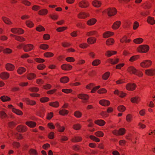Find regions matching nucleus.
Returning a JSON list of instances; mask_svg holds the SVG:
<instances>
[{
  "mask_svg": "<svg viewBox=\"0 0 155 155\" xmlns=\"http://www.w3.org/2000/svg\"><path fill=\"white\" fill-rule=\"evenodd\" d=\"M127 71L130 74H133L139 77H141L143 75L141 72L138 71L134 67L132 66H130L128 68Z\"/></svg>",
  "mask_w": 155,
  "mask_h": 155,
  "instance_id": "nucleus-1",
  "label": "nucleus"
},
{
  "mask_svg": "<svg viewBox=\"0 0 155 155\" xmlns=\"http://www.w3.org/2000/svg\"><path fill=\"white\" fill-rule=\"evenodd\" d=\"M125 132V130L123 128H121L119 129L118 130H114L113 132L112 133L116 135H123Z\"/></svg>",
  "mask_w": 155,
  "mask_h": 155,
  "instance_id": "nucleus-2",
  "label": "nucleus"
},
{
  "mask_svg": "<svg viewBox=\"0 0 155 155\" xmlns=\"http://www.w3.org/2000/svg\"><path fill=\"white\" fill-rule=\"evenodd\" d=\"M149 47L147 45H140L138 48V51L141 52L145 53L148 51Z\"/></svg>",
  "mask_w": 155,
  "mask_h": 155,
  "instance_id": "nucleus-3",
  "label": "nucleus"
},
{
  "mask_svg": "<svg viewBox=\"0 0 155 155\" xmlns=\"http://www.w3.org/2000/svg\"><path fill=\"white\" fill-rule=\"evenodd\" d=\"M11 31L13 33L20 35L24 32V31L22 29L18 28H13L11 29Z\"/></svg>",
  "mask_w": 155,
  "mask_h": 155,
  "instance_id": "nucleus-4",
  "label": "nucleus"
},
{
  "mask_svg": "<svg viewBox=\"0 0 155 155\" xmlns=\"http://www.w3.org/2000/svg\"><path fill=\"white\" fill-rule=\"evenodd\" d=\"M117 12L116 9L114 8H109L106 11V12L109 16L114 15Z\"/></svg>",
  "mask_w": 155,
  "mask_h": 155,
  "instance_id": "nucleus-5",
  "label": "nucleus"
},
{
  "mask_svg": "<svg viewBox=\"0 0 155 155\" xmlns=\"http://www.w3.org/2000/svg\"><path fill=\"white\" fill-rule=\"evenodd\" d=\"M152 62L150 60H146L143 61L140 63L141 66L144 68H147L149 67L151 64Z\"/></svg>",
  "mask_w": 155,
  "mask_h": 155,
  "instance_id": "nucleus-6",
  "label": "nucleus"
},
{
  "mask_svg": "<svg viewBox=\"0 0 155 155\" xmlns=\"http://www.w3.org/2000/svg\"><path fill=\"white\" fill-rule=\"evenodd\" d=\"M23 48L25 52H28L33 49V46L30 44L23 45Z\"/></svg>",
  "mask_w": 155,
  "mask_h": 155,
  "instance_id": "nucleus-7",
  "label": "nucleus"
},
{
  "mask_svg": "<svg viewBox=\"0 0 155 155\" xmlns=\"http://www.w3.org/2000/svg\"><path fill=\"white\" fill-rule=\"evenodd\" d=\"M79 6L82 8H86L89 5V3L86 1H82L79 3Z\"/></svg>",
  "mask_w": 155,
  "mask_h": 155,
  "instance_id": "nucleus-8",
  "label": "nucleus"
},
{
  "mask_svg": "<svg viewBox=\"0 0 155 155\" xmlns=\"http://www.w3.org/2000/svg\"><path fill=\"white\" fill-rule=\"evenodd\" d=\"M78 97L80 99L86 101L88 99L89 96L84 94H80L78 95Z\"/></svg>",
  "mask_w": 155,
  "mask_h": 155,
  "instance_id": "nucleus-9",
  "label": "nucleus"
},
{
  "mask_svg": "<svg viewBox=\"0 0 155 155\" xmlns=\"http://www.w3.org/2000/svg\"><path fill=\"white\" fill-rule=\"evenodd\" d=\"M146 74L148 75L153 76L155 74V69H151L147 70L145 71Z\"/></svg>",
  "mask_w": 155,
  "mask_h": 155,
  "instance_id": "nucleus-10",
  "label": "nucleus"
},
{
  "mask_svg": "<svg viewBox=\"0 0 155 155\" xmlns=\"http://www.w3.org/2000/svg\"><path fill=\"white\" fill-rule=\"evenodd\" d=\"M136 87V85L134 84L130 83L128 84L126 86V88L127 90H133Z\"/></svg>",
  "mask_w": 155,
  "mask_h": 155,
  "instance_id": "nucleus-11",
  "label": "nucleus"
},
{
  "mask_svg": "<svg viewBox=\"0 0 155 155\" xmlns=\"http://www.w3.org/2000/svg\"><path fill=\"white\" fill-rule=\"evenodd\" d=\"M99 103L102 106H107L110 104V102L107 100H102L100 101Z\"/></svg>",
  "mask_w": 155,
  "mask_h": 155,
  "instance_id": "nucleus-12",
  "label": "nucleus"
},
{
  "mask_svg": "<svg viewBox=\"0 0 155 155\" xmlns=\"http://www.w3.org/2000/svg\"><path fill=\"white\" fill-rule=\"evenodd\" d=\"M72 68V67L71 65L66 64H63L61 66V68L64 70H71Z\"/></svg>",
  "mask_w": 155,
  "mask_h": 155,
  "instance_id": "nucleus-13",
  "label": "nucleus"
},
{
  "mask_svg": "<svg viewBox=\"0 0 155 155\" xmlns=\"http://www.w3.org/2000/svg\"><path fill=\"white\" fill-rule=\"evenodd\" d=\"M5 68L7 70L12 71L14 70L15 67L11 64L8 63L6 64Z\"/></svg>",
  "mask_w": 155,
  "mask_h": 155,
  "instance_id": "nucleus-14",
  "label": "nucleus"
},
{
  "mask_svg": "<svg viewBox=\"0 0 155 155\" xmlns=\"http://www.w3.org/2000/svg\"><path fill=\"white\" fill-rule=\"evenodd\" d=\"M0 77L3 79H7L9 77V74L6 72H3L0 74Z\"/></svg>",
  "mask_w": 155,
  "mask_h": 155,
  "instance_id": "nucleus-15",
  "label": "nucleus"
},
{
  "mask_svg": "<svg viewBox=\"0 0 155 155\" xmlns=\"http://www.w3.org/2000/svg\"><path fill=\"white\" fill-rule=\"evenodd\" d=\"M121 24V22L120 21H117L114 22L112 26V28L115 29L118 28Z\"/></svg>",
  "mask_w": 155,
  "mask_h": 155,
  "instance_id": "nucleus-16",
  "label": "nucleus"
},
{
  "mask_svg": "<svg viewBox=\"0 0 155 155\" xmlns=\"http://www.w3.org/2000/svg\"><path fill=\"white\" fill-rule=\"evenodd\" d=\"M96 41V38L93 37H90L87 40V41L88 43L91 44H94L95 43Z\"/></svg>",
  "mask_w": 155,
  "mask_h": 155,
  "instance_id": "nucleus-17",
  "label": "nucleus"
},
{
  "mask_svg": "<svg viewBox=\"0 0 155 155\" xmlns=\"http://www.w3.org/2000/svg\"><path fill=\"white\" fill-rule=\"evenodd\" d=\"M88 16V15L84 12H81L78 15V17L79 18H84Z\"/></svg>",
  "mask_w": 155,
  "mask_h": 155,
  "instance_id": "nucleus-18",
  "label": "nucleus"
},
{
  "mask_svg": "<svg viewBox=\"0 0 155 155\" xmlns=\"http://www.w3.org/2000/svg\"><path fill=\"white\" fill-rule=\"evenodd\" d=\"M114 94L117 95L121 97H124L126 95L125 93H123L122 91H119L117 90H116L114 91Z\"/></svg>",
  "mask_w": 155,
  "mask_h": 155,
  "instance_id": "nucleus-19",
  "label": "nucleus"
},
{
  "mask_svg": "<svg viewBox=\"0 0 155 155\" xmlns=\"http://www.w3.org/2000/svg\"><path fill=\"white\" fill-rule=\"evenodd\" d=\"M114 33L110 31H107L103 34V37L105 38H107L113 35Z\"/></svg>",
  "mask_w": 155,
  "mask_h": 155,
  "instance_id": "nucleus-20",
  "label": "nucleus"
},
{
  "mask_svg": "<svg viewBox=\"0 0 155 155\" xmlns=\"http://www.w3.org/2000/svg\"><path fill=\"white\" fill-rule=\"evenodd\" d=\"M97 21L94 18H92L89 20L87 22V24L89 25H92L94 24Z\"/></svg>",
  "mask_w": 155,
  "mask_h": 155,
  "instance_id": "nucleus-21",
  "label": "nucleus"
},
{
  "mask_svg": "<svg viewBox=\"0 0 155 155\" xmlns=\"http://www.w3.org/2000/svg\"><path fill=\"white\" fill-rule=\"evenodd\" d=\"M93 5L96 7H99L101 5V3L99 1L95 0L92 2Z\"/></svg>",
  "mask_w": 155,
  "mask_h": 155,
  "instance_id": "nucleus-22",
  "label": "nucleus"
},
{
  "mask_svg": "<svg viewBox=\"0 0 155 155\" xmlns=\"http://www.w3.org/2000/svg\"><path fill=\"white\" fill-rule=\"evenodd\" d=\"M17 130L18 132H23L26 130V128L25 127L20 125L18 127Z\"/></svg>",
  "mask_w": 155,
  "mask_h": 155,
  "instance_id": "nucleus-23",
  "label": "nucleus"
},
{
  "mask_svg": "<svg viewBox=\"0 0 155 155\" xmlns=\"http://www.w3.org/2000/svg\"><path fill=\"white\" fill-rule=\"evenodd\" d=\"M95 124L101 126H103L105 124V122L103 120H100L95 121Z\"/></svg>",
  "mask_w": 155,
  "mask_h": 155,
  "instance_id": "nucleus-24",
  "label": "nucleus"
},
{
  "mask_svg": "<svg viewBox=\"0 0 155 155\" xmlns=\"http://www.w3.org/2000/svg\"><path fill=\"white\" fill-rule=\"evenodd\" d=\"M116 53L117 52L115 51H108L106 52L105 55L108 57H110L113 55L116 54Z\"/></svg>",
  "mask_w": 155,
  "mask_h": 155,
  "instance_id": "nucleus-25",
  "label": "nucleus"
},
{
  "mask_svg": "<svg viewBox=\"0 0 155 155\" xmlns=\"http://www.w3.org/2000/svg\"><path fill=\"white\" fill-rule=\"evenodd\" d=\"M26 124L31 127H34L36 125V124L35 123L31 121L27 122Z\"/></svg>",
  "mask_w": 155,
  "mask_h": 155,
  "instance_id": "nucleus-26",
  "label": "nucleus"
},
{
  "mask_svg": "<svg viewBox=\"0 0 155 155\" xmlns=\"http://www.w3.org/2000/svg\"><path fill=\"white\" fill-rule=\"evenodd\" d=\"M147 21L148 23L151 25L154 24L155 22V21L154 19V18L150 17H148Z\"/></svg>",
  "mask_w": 155,
  "mask_h": 155,
  "instance_id": "nucleus-27",
  "label": "nucleus"
},
{
  "mask_svg": "<svg viewBox=\"0 0 155 155\" xmlns=\"http://www.w3.org/2000/svg\"><path fill=\"white\" fill-rule=\"evenodd\" d=\"M69 81V78L67 77H64L61 78L60 79L61 82L65 83L68 82Z\"/></svg>",
  "mask_w": 155,
  "mask_h": 155,
  "instance_id": "nucleus-28",
  "label": "nucleus"
},
{
  "mask_svg": "<svg viewBox=\"0 0 155 155\" xmlns=\"http://www.w3.org/2000/svg\"><path fill=\"white\" fill-rule=\"evenodd\" d=\"M2 19L4 22L6 24L10 25L12 23V22L10 21V19L7 18L3 17H2Z\"/></svg>",
  "mask_w": 155,
  "mask_h": 155,
  "instance_id": "nucleus-29",
  "label": "nucleus"
},
{
  "mask_svg": "<svg viewBox=\"0 0 155 155\" xmlns=\"http://www.w3.org/2000/svg\"><path fill=\"white\" fill-rule=\"evenodd\" d=\"M140 100V98L138 97H134L131 99V101L133 103H137Z\"/></svg>",
  "mask_w": 155,
  "mask_h": 155,
  "instance_id": "nucleus-30",
  "label": "nucleus"
},
{
  "mask_svg": "<svg viewBox=\"0 0 155 155\" xmlns=\"http://www.w3.org/2000/svg\"><path fill=\"white\" fill-rule=\"evenodd\" d=\"M143 39L141 38H138L134 39V42L137 44H140L143 41Z\"/></svg>",
  "mask_w": 155,
  "mask_h": 155,
  "instance_id": "nucleus-31",
  "label": "nucleus"
},
{
  "mask_svg": "<svg viewBox=\"0 0 155 155\" xmlns=\"http://www.w3.org/2000/svg\"><path fill=\"white\" fill-rule=\"evenodd\" d=\"M12 111L17 114L19 115H21L23 114L22 112L19 110L13 109H12Z\"/></svg>",
  "mask_w": 155,
  "mask_h": 155,
  "instance_id": "nucleus-32",
  "label": "nucleus"
},
{
  "mask_svg": "<svg viewBox=\"0 0 155 155\" xmlns=\"http://www.w3.org/2000/svg\"><path fill=\"white\" fill-rule=\"evenodd\" d=\"M114 42V40L112 38L108 39L106 42L107 45H112Z\"/></svg>",
  "mask_w": 155,
  "mask_h": 155,
  "instance_id": "nucleus-33",
  "label": "nucleus"
},
{
  "mask_svg": "<svg viewBox=\"0 0 155 155\" xmlns=\"http://www.w3.org/2000/svg\"><path fill=\"white\" fill-rule=\"evenodd\" d=\"M82 140V138L79 137H74L72 139V141L73 142H78Z\"/></svg>",
  "mask_w": 155,
  "mask_h": 155,
  "instance_id": "nucleus-34",
  "label": "nucleus"
},
{
  "mask_svg": "<svg viewBox=\"0 0 155 155\" xmlns=\"http://www.w3.org/2000/svg\"><path fill=\"white\" fill-rule=\"evenodd\" d=\"M25 101H26L28 104L33 105L35 104V101L30 100L27 98H25Z\"/></svg>",
  "mask_w": 155,
  "mask_h": 155,
  "instance_id": "nucleus-35",
  "label": "nucleus"
},
{
  "mask_svg": "<svg viewBox=\"0 0 155 155\" xmlns=\"http://www.w3.org/2000/svg\"><path fill=\"white\" fill-rule=\"evenodd\" d=\"M26 24L28 27L30 28L34 26V24L30 20H28L26 21Z\"/></svg>",
  "mask_w": 155,
  "mask_h": 155,
  "instance_id": "nucleus-36",
  "label": "nucleus"
},
{
  "mask_svg": "<svg viewBox=\"0 0 155 155\" xmlns=\"http://www.w3.org/2000/svg\"><path fill=\"white\" fill-rule=\"evenodd\" d=\"M48 10L46 9L41 10L38 12V14L40 15H45L48 13Z\"/></svg>",
  "mask_w": 155,
  "mask_h": 155,
  "instance_id": "nucleus-37",
  "label": "nucleus"
},
{
  "mask_svg": "<svg viewBox=\"0 0 155 155\" xmlns=\"http://www.w3.org/2000/svg\"><path fill=\"white\" fill-rule=\"evenodd\" d=\"M49 105L50 106L55 107H57L59 106V104L58 102L56 101L55 102L50 103L49 104Z\"/></svg>",
  "mask_w": 155,
  "mask_h": 155,
  "instance_id": "nucleus-38",
  "label": "nucleus"
},
{
  "mask_svg": "<svg viewBox=\"0 0 155 155\" xmlns=\"http://www.w3.org/2000/svg\"><path fill=\"white\" fill-rule=\"evenodd\" d=\"M25 71V69L22 67L19 68L17 70L19 74H22Z\"/></svg>",
  "mask_w": 155,
  "mask_h": 155,
  "instance_id": "nucleus-39",
  "label": "nucleus"
},
{
  "mask_svg": "<svg viewBox=\"0 0 155 155\" xmlns=\"http://www.w3.org/2000/svg\"><path fill=\"white\" fill-rule=\"evenodd\" d=\"M0 99L3 102L8 101L10 100V98L9 97L4 96L1 97Z\"/></svg>",
  "mask_w": 155,
  "mask_h": 155,
  "instance_id": "nucleus-40",
  "label": "nucleus"
},
{
  "mask_svg": "<svg viewBox=\"0 0 155 155\" xmlns=\"http://www.w3.org/2000/svg\"><path fill=\"white\" fill-rule=\"evenodd\" d=\"M35 77V75L33 73L29 74L27 76V78L29 80H31L34 79Z\"/></svg>",
  "mask_w": 155,
  "mask_h": 155,
  "instance_id": "nucleus-41",
  "label": "nucleus"
},
{
  "mask_svg": "<svg viewBox=\"0 0 155 155\" xmlns=\"http://www.w3.org/2000/svg\"><path fill=\"white\" fill-rule=\"evenodd\" d=\"M74 115L77 118H80L81 116L82 113L80 111H77L74 112Z\"/></svg>",
  "mask_w": 155,
  "mask_h": 155,
  "instance_id": "nucleus-42",
  "label": "nucleus"
},
{
  "mask_svg": "<svg viewBox=\"0 0 155 155\" xmlns=\"http://www.w3.org/2000/svg\"><path fill=\"white\" fill-rule=\"evenodd\" d=\"M100 63V61L99 60L96 59L94 60L92 62L93 65L95 66H97Z\"/></svg>",
  "mask_w": 155,
  "mask_h": 155,
  "instance_id": "nucleus-43",
  "label": "nucleus"
},
{
  "mask_svg": "<svg viewBox=\"0 0 155 155\" xmlns=\"http://www.w3.org/2000/svg\"><path fill=\"white\" fill-rule=\"evenodd\" d=\"M94 134L96 136L98 137H101L104 135L103 133L100 131H98L95 132Z\"/></svg>",
  "mask_w": 155,
  "mask_h": 155,
  "instance_id": "nucleus-44",
  "label": "nucleus"
},
{
  "mask_svg": "<svg viewBox=\"0 0 155 155\" xmlns=\"http://www.w3.org/2000/svg\"><path fill=\"white\" fill-rule=\"evenodd\" d=\"M15 39L19 41H23L25 40L24 38L18 36H15Z\"/></svg>",
  "mask_w": 155,
  "mask_h": 155,
  "instance_id": "nucleus-45",
  "label": "nucleus"
},
{
  "mask_svg": "<svg viewBox=\"0 0 155 155\" xmlns=\"http://www.w3.org/2000/svg\"><path fill=\"white\" fill-rule=\"evenodd\" d=\"M89 137L91 139L96 142H99L100 141V139L94 136L91 135L89 136Z\"/></svg>",
  "mask_w": 155,
  "mask_h": 155,
  "instance_id": "nucleus-46",
  "label": "nucleus"
},
{
  "mask_svg": "<svg viewBox=\"0 0 155 155\" xmlns=\"http://www.w3.org/2000/svg\"><path fill=\"white\" fill-rule=\"evenodd\" d=\"M59 113L61 115H64L68 114V111L65 110H62L59 111Z\"/></svg>",
  "mask_w": 155,
  "mask_h": 155,
  "instance_id": "nucleus-47",
  "label": "nucleus"
},
{
  "mask_svg": "<svg viewBox=\"0 0 155 155\" xmlns=\"http://www.w3.org/2000/svg\"><path fill=\"white\" fill-rule=\"evenodd\" d=\"M118 110L120 112H123L125 110V107L123 105H120L118 107Z\"/></svg>",
  "mask_w": 155,
  "mask_h": 155,
  "instance_id": "nucleus-48",
  "label": "nucleus"
},
{
  "mask_svg": "<svg viewBox=\"0 0 155 155\" xmlns=\"http://www.w3.org/2000/svg\"><path fill=\"white\" fill-rule=\"evenodd\" d=\"M81 127V126L79 124H76L73 125V128L76 130H79Z\"/></svg>",
  "mask_w": 155,
  "mask_h": 155,
  "instance_id": "nucleus-49",
  "label": "nucleus"
},
{
  "mask_svg": "<svg viewBox=\"0 0 155 155\" xmlns=\"http://www.w3.org/2000/svg\"><path fill=\"white\" fill-rule=\"evenodd\" d=\"M40 48L43 50H45L48 48V46L46 44H41L40 46Z\"/></svg>",
  "mask_w": 155,
  "mask_h": 155,
  "instance_id": "nucleus-50",
  "label": "nucleus"
},
{
  "mask_svg": "<svg viewBox=\"0 0 155 155\" xmlns=\"http://www.w3.org/2000/svg\"><path fill=\"white\" fill-rule=\"evenodd\" d=\"M36 30L38 31H44L45 30V28L41 25H39L36 28Z\"/></svg>",
  "mask_w": 155,
  "mask_h": 155,
  "instance_id": "nucleus-51",
  "label": "nucleus"
},
{
  "mask_svg": "<svg viewBox=\"0 0 155 155\" xmlns=\"http://www.w3.org/2000/svg\"><path fill=\"white\" fill-rule=\"evenodd\" d=\"M110 74L109 72H107L103 76V78L104 80H107Z\"/></svg>",
  "mask_w": 155,
  "mask_h": 155,
  "instance_id": "nucleus-52",
  "label": "nucleus"
},
{
  "mask_svg": "<svg viewBox=\"0 0 155 155\" xmlns=\"http://www.w3.org/2000/svg\"><path fill=\"white\" fill-rule=\"evenodd\" d=\"M0 116L2 118H5L7 117L6 113L3 111H0Z\"/></svg>",
  "mask_w": 155,
  "mask_h": 155,
  "instance_id": "nucleus-53",
  "label": "nucleus"
},
{
  "mask_svg": "<svg viewBox=\"0 0 155 155\" xmlns=\"http://www.w3.org/2000/svg\"><path fill=\"white\" fill-rule=\"evenodd\" d=\"M53 54L51 52H47L45 53L44 55L47 57H50L53 56Z\"/></svg>",
  "mask_w": 155,
  "mask_h": 155,
  "instance_id": "nucleus-54",
  "label": "nucleus"
},
{
  "mask_svg": "<svg viewBox=\"0 0 155 155\" xmlns=\"http://www.w3.org/2000/svg\"><path fill=\"white\" fill-rule=\"evenodd\" d=\"M138 58V55L134 56L131 57L129 59V61L131 62L137 60Z\"/></svg>",
  "mask_w": 155,
  "mask_h": 155,
  "instance_id": "nucleus-55",
  "label": "nucleus"
},
{
  "mask_svg": "<svg viewBox=\"0 0 155 155\" xmlns=\"http://www.w3.org/2000/svg\"><path fill=\"white\" fill-rule=\"evenodd\" d=\"M29 90L32 92H37L39 90L38 88L36 87H32L29 88Z\"/></svg>",
  "mask_w": 155,
  "mask_h": 155,
  "instance_id": "nucleus-56",
  "label": "nucleus"
},
{
  "mask_svg": "<svg viewBox=\"0 0 155 155\" xmlns=\"http://www.w3.org/2000/svg\"><path fill=\"white\" fill-rule=\"evenodd\" d=\"M29 153L31 155H37V153L35 150L31 149L29 151Z\"/></svg>",
  "mask_w": 155,
  "mask_h": 155,
  "instance_id": "nucleus-57",
  "label": "nucleus"
},
{
  "mask_svg": "<svg viewBox=\"0 0 155 155\" xmlns=\"http://www.w3.org/2000/svg\"><path fill=\"white\" fill-rule=\"evenodd\" d=\"M96 31H92L87 33V35L88 36L93 35L96 34Z\"/></svg>",
  "mask_w": 155,
  "mask_h": 155,
  "instance_id": "nucleus-58",
  "label": "nucleus"
},
{
  "mask_svg": "<svg viewBox=\"0 0 155 155\" xmlns=\"http://www.w3.org/2000/svg\"><path fill=\"white\" fill-rule=\"evenodd\" d=\"M21 2L23 4L27 6L30 5L31 4L30 2L25 0H22Z\"/></svg>",
  "mask_w": 155,
  "mask_h": 155,
  "instance_id": "nucleus-59",
  "label": "nucleus"
},
{
  "mask_svg": "<svg viewBox=\"0 0 155 155\" xmlns=\"http://www.w3.org/2000/svg\"><path fill=\"white\" fill-rule=\"evenodd\" d=\"M49 100V98L47 97H44L41 98L40 101L41 102H45Z\"/></svg>",
  "mask_w": 155,
  "mask_h": 155,
  "instance_id": "nucleus-60",
  "label": "nucleus"
},
{
  "mask_svg": "<svg viewBox=\"0 0 155 155\" xmlns=\"http://www.w3.org/2000/svg\"><path fill=\"white\" fill-rule=\"evenodd\" d=\"M67 28V27H59L57 29V30L58 32H61L63 31L64 30L66 29Z\"/></svg>",
  "mask_w": 155,
  "mask_h": 155,
  "instance_id": "nucleus-61",
  "label": "nucleus"
},
{
  "mask_svg": "<svg viewBox=\"0 0 155 155\" xmlns=\"http://www.w3.org/2000/svg\"><path fill=\"white\" fill-rule=\"evenodd\" d=\"M107 92L106 90L104 88L101 89L98 91V93L99 94H102L106 93Z\"/></svg>",
  "mask_w": 155,
  "mask_h": 155,
  "instance_id": "nucleus-62",
  "label": "nucleus"
},
{
  "mask_svg": "<svg viewBox=\"0 0 155 155\" xmlns=\"http://www.w3.org/2000/svg\"><path fill=\"white\" fill-rule=\"evenodd\" d=\"M88 46V45L85 43L81 44L79 46L80 48H86Z\"/></svg>",
  "mask_w": 155,
  "mask_h": 155,
  "instance_id": "nucleus-63",
  "label": "nucleus"
},
{
  "mask_svg": "<svg viewBox=\"0 0 155 155\" xmlns=\"http://www.w3.org/2000/svg\"><path fill=\"white\" fill-rule=\"evenodd\" d=\"M45 66L43 64H40L38 66L37 68L39 70H42L45 68Z\"/></svg>",
  "mask_w": 155,
  "mask_h": 155,
  "instance_id": "nucleus-64",
  "label": "nucleus"
}]
</instances>
